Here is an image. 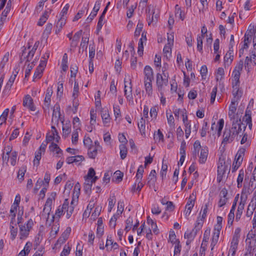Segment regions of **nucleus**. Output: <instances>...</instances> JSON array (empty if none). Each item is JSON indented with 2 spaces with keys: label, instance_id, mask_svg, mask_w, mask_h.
Returning <instances> with one entry per match:
<instances>
[{
  "label": "nucleus",
  "instance_id": "nucleus-1",
  "mask_svg": "<svg viewBox=\"0 0 256 256\" xmlns=\"http://www.w3.org/2000/svg\"><path fill=\"white\" fill-rule=\"evenodd\" d=\"M229 164H226L225 158L224 156H221L219 158L218 170H217V177L216 180L218 182L220 183L226 177V170L228 168Z\"/></svg>",
  "mask_w": 256,
  "mask_h": 256
},
{
  "label": "nucleus",
  "instance_id": "nucleus-2",
  "mask_svg": "<svg viewBox=\"0 0 256 256\" xmlns=\"http://www.w3.org/2000/svg\"><path fill=\"white\" fill-rule=\"evenodd\" d=\"M232 120V127L231 129H230V130L232 133L234 132L236 136L240 134L242 129L243 132L245 130L246 125L241 122L240 119L237 117L236 119Z\"/></svg>",
  "mask_w": 256,
  "mask_h": 256
},
{
  "label": "nucleus",
  "instance_id": "nucleus-3",
  "mask_svg": "<svg viewBox=\"0 0 256 256\" xmlns=\"http://www.w3.org/2000/svg\"><path fill=\"white\" fill-rule=\"evenodd\" d=\"M124 96L127 99V100L129 102L130 104H133V96L132 94V85L130 82V80L129 78H125L124 80Z\"/></svg>",
  "mask_w": 256,
  "mask_h": 256
},
{
  "label": "nucleus",
  "instance_id": "nucleus-4",
  "mask_svg": "<svg viewBox=\"0 0 256 256\" xmlns=\"http://www.w3.org/2000/svg\"><path fill=\"white\" fill-rule=\"evenodd\" d=\"M34 222L32 220L30 219L27 222L26 224L20 226V239H25L28 236L29 232Z\"/></svg>",
  "mask_w": 256,
  "mask_h": 256
},
{
  "label": "nucleus",
  "instance_id": "nucleus-5",
  "mask_svg": "<svg viewBox=\"0 0 256 256\" xmlns=\"http://www.w3.org/2000/svg\"><path fill=\"white\" fill-rule=\"evenodd\" d=\"M246 150L244 148H240L237 152L234 161V162L232 168V172H235L240 166L244 156Z\"/></svg>",
  "mask_w": 256,
  "mask_h": 256
},
{
  "label": "nucleus",
  "instance_id": "nucleus-6",
  "mask_svg": "<svg viewBox=\"0 0 256 256\" xmlns=\"http://www.w3.org/2000/svg\"><path fill=\"white\" fill-rule=\"evenodd\" d=\"M56 196V192H52L51 194V197L48 198L42 210V216H44L46 218H48L50 212L52 209V201L55 199Z\"/></svg>",
  "mask_w": 256,
  "mask_h": 256
},
{
  "label": "nucleus",
  "instance_id": "nucleus-7",
  "mask_svg": "<svg viewBox=\"0 0 256 256\" xmlns=\"http://www.w3.org/2000/svg\"><path fill=\"white\" fill-rule=\"evenodd\" d=\"M202 222H200V220H198L195 224L194 228L191 231H187L184 234L185 238L193 240L197 234L198 232L202 228Z\"/></svg>",
  "mask_w": 256,
  "mask_h": 256
},
{
  "label": "nucleus",
  "instance_id": "nucleus-8",
  "mask_svg": "<svg viewBox=\"0 0 256 256\" xmlns=\"http://www.w3.org/2000/svg\"><path fill=\"white\" fill-rule=\"evenodd\" d=\"M162 72L164 77L160 74L158 73L156 74V84L158 90H162L164 86L168 84V76H166L164 70H162Z\"/></svg>",
  "mask_w": 256,
  "mask_h": 256
},
{
  "label": "nucleus",
  "instance_id": "nucleus-9",
  "mask_svg": "<svg viewBox=\"0 0 256 256\" xmlns=\"http://www.w3.org/2000/svg\"><path fill=\"white\" fill-rule=\"evenodd\" d=\"M236 136L234 133H232L230 130V129L226 128L222 136L223 140L222 144L225 146L228 144L232 142L234 140Z\"/></svg>",
  "mask_w": 256,
  "mask_h": 256
},
{
  "label": "nucleus",
  "instance_id": "nucleus-10",
  "mask_svg": "<svg viewBox=\"0 0 256 256\" xmlns=\"http://www.w3.org/2000/svg\"><path fill=\"white\" fill-rule=\"evenodd\" d=\"M144 82H152L154 80V72L149 66H146L144 70Z\"/></svg>",
  "mask_w": 256,
  "mask_h": 256
},
{
  "label": "nucleus",
  "instance_id": "nucleus-11",
  "mask_svg": "<svg viewBox=\"0 0 256 256\" xmlns=\"http://www.w3.org/2000/svg\"><path fill=\"white\" fill-rule=\"evenodd\" d=\"M243 68V62H240L236 66L234 71L232 73V79L234 80H240V72L242 71Z\"/></svg>",
  "mask_w": 256,
  "mask_h": 256
},
{
  "label": "nucleus",
  "instance_id": "nucleus-12",
  "mask_svg": "<svg viewBox=\"0 0 256 256\" xmlns=\"http://www.w3.org/2000/svg\"><path fill=\"white\" fill-rule=\"evenodd\" d=\"M68 199H65L62 206H60L55 212V216L60 218L62 214H64V212H66L68 205Z\"/></svg>",
  "mask_w": 256,
  "mask_h": 256
},
{
  "label": "nucleus",
  "instance_id": "nucleus-13",
  "mask_svg": "<svg viewBox=\"0 0 256 256\" xmlns=\"http://www.w3.org/2000/svg\"><path fill=\"white\" fill-rule=\"evenodd\" d=\"M256 206V194H254V196L250 202L246 214L248 217H250L252 216L254 211V210Z\"/></svg>",
  "mask_w": 256,
  "mask_h": 256
},
{
  "label": "nucleus",
  "instance_id": "nucleus-14",
  "mask_svg": "<svg viewBox=\"0 0 256 256\" xmlns=\"http://www.w3.org/2000/svg\"><path fill=\"white\" fill-rule=\"evenodd\" d=\"M23 106L28 108L32 111L35 110V107L33 104V100L30 96L27 95L23 100Z\"/></svg>",
  "mask_w": 256,
  "mask_h": 256
},
{
  "label": "nucleus",
  "instance_id": "nucleus-15",
  "mask_svg": "<svg viewBox=\"0 0 256 256\" xmlns=\"http://www.w3.org/2000/svg\"><path fill=\"white\" fill-rule=\"evenodd\" d=\"M228 194L227 190L225 188L222 189L220 192V199L218 202L219 207H222L226 204L228 198H226Z\"/></svg>",
  "mask_w": 256,
  "mask_h": 256
},
{
  "label": "nucleus",
  "instance_id": "nucleus-16",
  "mask_svg": "<svg viewBox=\"0 0 256 256\" xmlns=\"http://www.w3.org/2000/svg\"><path fill=\"white\" fill-rule=\"evenodd\" d=\"M52 88H48L46 90V92L44 98V107L48 109L50 104V98L52 94Z\"/></svg>",
  "mask_w": 256,
  "mask_h": 256
},
{
  "label": "nucleus",
  "instance_id": "nucleus-17",
  "mask_svg": "<svg viewBox=\"0 0 256 256\" xmlns=\"http://www.w3.org/2000/svg\"><path fill=\"white\" fill-rule=\"evenodd\" d=\"M195 198H192V196H190L188 198L187 204L186 206V215L189 216L193 208L194 204Z\"/></svg>",
  "mask_w": 256,
  "mask_h": 256
},
{
  "label": "nucleus",
  "instance_id": "nucleus-18",
  "mask_svg": "<svg viewBox=\"0 0 256 256\" xmlns=\"http://www.w3.org/2000/svg\"><path fill=\"white\" fill-rule=\"evenodd\" d=\"M45 66H43L42 64H40L36 68L34 74V80L36 79H39L42 76V74L43 72V71L44 69Z\"/></svg>",
  "mask_w": 256,
  "mask_h": 256
},
{
  "label": "nucleus",
  "instance_id": "nucleus-19",
  "mask_svg": "<svg viewBox=\"0 0 256 256\" xmlns=\"http://www.w3.org/2000/svg\"><path fill=\"white\" fill-rule=\"evenodd\" d=\"M84 157L82 156H76L68 157L66 161L68 164H70L74 162H80L84 160Z\"/></svg>",
  "mask_w": 256,
  "mask_h": 256
},
{
  "label": "nucleus",
  "instance_id": "nucleus-20",
  "mask_svg": "<svg viewBox=\"0 0 256 256\" xmlns=\"http://www.w3.org/2000/svg\"><path fill=\"white\" fill-rule=\"evenodd\" d=\"M236 110V106L234 102L232 101L229 108L228 116L230 120L236 119L234 114Z\"/></svg>",
  "mask_w": 256,
  "mask_h": 256
},
{
  "label": "nucleus",
  "instance_id": "nucleus-21",
  "mask_svg": "<svg viewBox=\"0 0 256 256\" xmlns=\"http://www.w3.org/2000/svg\"><path fill=\"white\" fill-rule=\"evenodd\" d=\"M252 35V32L250 30L249 32H246L244 36V44L242 47V49L248 48V44L250 42Z\"/></svg>",
  "mask_w": 256,
  "mask_h": 256
},
{
  "label": "nucleus",
  "instance_id": "nucleus-22",
  "mask_svg": "<svg viewBox=\"0 0 256 256\" xmlns=\"http://www.w3.org/2000/svg\"><path fill=\"white\" fill-rule=\"evenodd\" d=\"M243 120L246 123V125H248V127L250 130L252 128V117L251 114H250V111L246 110L245 115L243 118Z\"/></svg>",
  "mask_w": 256,
  "mask_h": 256
},
{
  "label": "nucleus",
  "instance_id": "nucleus-23",
  "mask_svg": "<svg viewBox=\"0 0 256 256\" xmlns=\"http://www.w3.org/2000/svg\"><path fill=\"white\" fill-rule=\"evenodd\" d=\"M66 17H60V20L57 22V24L56 26V33H59L63 26L66 24Z\"/></svg>",
  "mask_w": 256,
  "mask_h": 256
},
{
  "label": "nucleus",
  "instance_id": "nucleus-24",
  "mask_svg": "<svg viewBox=\"0 0 256 256\" xmlns=\"http://www.w3.org/2000/svg\"><path fill=\"white\" fill-rule=\"evenodd\" d=\"M144 89L148 96H152L153 93L152 82H144Z\"/></svg>",
  "mask_w": 256,
  "mask_h": 256
},
{
  "label": "nucleus",
  "instance_id": "nucleus-25",
  "mask_svg": "<svg viewBox=\"0 0 256 256\" xmlns=\"http://www.w3.org/2000/svg\"><path fill=\"white\" fill-rule=\"evenodd\" d=\"M208 155V150L206 148L201 149L199 162L200 164H204L206 162Z\"/></svg>",
  "mask_w": 256,
  "mask_h": 256
},
{
  "label": "nucleus",
  "instance_id": "nucleus-26",
  "mask_svg": "<svg viewBox=\"0 0 256 256\" xmlns=\"http://www.w3.org/2000/svg\"><path fill=\"white\" fill-rule=\"evenodd\" d=\"M54 134L57 135V130L54 126H52L51 132L48 133L46 136V142H48L54 140Z\"/></svg>",
  "mask_w": 256,
  "mask_h": 256
},
{
  "label": "nucleus",
  "instance_id": "nucleus-27",
  "mask_svg": "<svg viewBox=\"0 0 256 256\" xmlns=\"http://www.w3.org/2000/svg\"><path fill=\"white\" fill-rule=\"evenodd\" d=\"M26 50V48H25L24 50L22 51V55L20 57L21 58L20 60H21V62L22 61V57L24 56V59L26 58V64L27 63L29 62L32 60V58H33L36 52V51H34L32 49L28 52V55L26 56H24V50Z\"/></svg>",
  "mask_w": 256,
  "mask_h": 256
},
{
  "label": "nucleus",
  "instance_id": "nucleus-28",
  "mask_svg": "<svg viewBox=\"0 0 256 256\" xmlns=\"http://www.w3.org/2000/svg\"><path fill=\"white\" fill-rule=\"evenodd\" d=\"M158 14H154V12L152 10V12H150V9L148 10V24L150 25V23L154 22L156 23L158 19Z\"/></svg>",
  "mask_w": 256,
  "mask_h": 256
},
{
  "label": "nucleus",
  "instance_id": "nucleus-29",
  "mask_svg": "<svg viewBox=\"0 0 256 256\" xmlns=\"http://www.w3.org/2000/svg\"><path fill=\"white\" fill-rule=\"evenodd\" d=\"M238 242L236 240H232L231 242V246L229 250L228 256H234L237 249Z\"/></svg>",
  "mask_w": 256,
  "mask_h": 256
},
{
  "label": "nucleus",
  "instance_id": "nucleus-30",
  "mask_svg": "<svg viewBox=\"0 0 256 256\" xmlns=\"http://www.w3.org/2000/svg\"><path fill=\"white\" fill-rule=\"evenodd\" d=\"M100 149L96 148L93 146H91L90 148H88V154L89 158H95L97 156L98 151Z\"/></svg>",
  "mask_w": 256,
  "mask_h": 256
},
{
  "label": "nucleus",
  "instance_id": "nucleus-31",
  "mask_svg": "<svg viewBox=\"0 0 256 256\" xmlns=\"http://www.w3.org/2000/svg\"><path fill=\"white\" fill-rule=\"evenodd\" d=\"M51 10H50L49 11H45L44 12L42 16L40 17V18L39 20V21L38 22V24L40 26H42L46 21L48 20L49 14Z\"/></svg>",
  "mask_w": 256,
  "mask_h": 256
},
{
  "label": "nucleus",
  "instance_id": "nucleus-32",
  "mask_svg": "<svg viewBox=\"0 0 256 256\" xmlns=\"http://www.w3.org/2000/svg\"><path fill=\"white\" fill-rule=\"evenodd\" d=\"M106 12V9H104L102 14H101L99 18V20H98V22L97 28H96L98 32L102 29V28L104 25V22L103 21H104V16H105Z\"/></svg>",
  "mask_w": 256,
  "mask_h": 256
},
{
  "label": "nucleus",
  "instance_id": "nucleus-33",
  "mask_svg": "<svg viewBox=\"0 0 256 256\" xmlns=\"http://www.w3.org/2000/svg\"><path fill=\"white\" fill-rule=\"evenodd\" d=\"M173 45V42L172 40H169V43H168L164 47L163 49V52L166 56L168 57V54L170 56L172 46Z\"/></svg>",
  "mask_w": 256,
  "mask_h": 256
},
{
  "label": "nucleus",
  "instance_id": "nucleus-34",
  "mask_svg": "<svg viewBox=\"0 0 256 256\" xmlns=\"http://www.w3.org/2000/svg\"><path fill=\"white\" fill-rule=\"evenodd\" d=\"M244 170L242 169L239 171V174L238 177L237 178V184H238V188H240L242 186V184L244 180Z\"/></svg>",
  "mask_w": 256,
  "mask_h": 256
},
{
  "label": "nucleus",
  "instance_id": "nucleus-35",
  "mask_svg": "<svg viewBox=\"0 0 256 256\" xmlns=\"http://www.w3.org/2000/svg\"><path fill=\"white\" fill-rule=\"evenodd\" d=\"M233 54L232 52L229 50L225 55L224 57V64L229 65L230 64L233 60Z\"/></svg>",
  "mask_w": 256,
  "mask_h": 256
},
{
  "label": "nucleus",
  "instance_id": "nucleus-36",
  "mask_svg": "<svg viewBox=\"0 0 256 256\" xmlns=\"http://www.w3.org/2000/svg\"><path fill=\"white\" fill-rule=\"evenodd\" d=\"M148 184H154L156 180V172L154 170H151L148 176Z\"/></svg>",
  "mask_w": 256,
  "mask_h": 256
},
{
  "label": "nucleus",
  "instance_id": "nucleus-37",
  "mask_svg": "<svg viewBox=\"0 0 256 256\" xmlns=\"http://www.w3.org/2000/svg\"><path fill=\"white\" fill-rule=\"evenodd\" d=\"M224 75V71L222 68H218L216 72V81H221L223 79Z\"/></svg>",
  "mask_w": 256,
  "mask_h": 256
},
{
  "label": "nucleus",
  "instance_id": "nucleus-38",
  "mask_svg": "<svg viewBox=\"0 0 256 256\" xmlns=\"http://www.w3.org/2000/svg\"><path fill=\"white\" fill-rule=\"evenodd\" d=\"M26 171V166H22L20 169L18 173L17 178H18L22 181L24 180V174Z\"/></svg>",
  "mask_w": 256,
  "mask_h": 256
},
{
  "label": "nucleus",
  "instance_id": "nucleus-39",
  "mask_svg": "<svg viewBox=\"0 0 256 256\" xmlns=\"http://www.w3.org/2000/svg\"><path fill=\"white\" fill-rule=\"evenodd\" d=\"M120 155L122 160L124 159L127 155V148L124 144L120 145Z\"/></svg>",
  "mask_w": 256,
  "mask_h": 256
},
{
  "label": "nucleus",
  "instance_id": "nucleus-40",
  "mask_svg": "<svg viewBox=\"0 0 256 256\" xmlns=\"http://www.w3.org/2000/svg\"><path fill=\"white\" fill-rule=\"evenodd\" d=\"M102 118L104 124L110 122V118L108 110H104L102 112Z\"/></svg>",
  "mask_w": 256,
  "mask_h": 256
},
{
  "label": "nucleus",
  "instance_id": "nucleus-41",
  "mask_svg": "<svg viewBox=\"0 0 256 256\" xmlns=\"http://www.w3.org/2000/svg\"><path fill=\"white\" fill-rule=\"evenodd\" d=\"M219 236H220V234H217V232H216V233L213 232L212 236V238L211 244H210V246L212 248H211L212 250L214 249V246L217 244L218 238H219Z\"/></svg>",
  "mask_w": 256,
  "mask_h": 256
},
{
  "label": "nucleus",
  "instance_id": "nucleus-42",
  "mask_svg": "<svg viewBox=\"0 0 256 256\" xmlns=\"http://www.w3.org/2000/svg\"><path fill=\"white\" fill-rule=\"evenodd\" d=\"M116 202V198L114 194L110 195L108 198V208L109 212H110L114 206Z\"/></svg>",
  "mask_w": 256,
  "mask_h": 256
},
{
  "label": "nucleus",
  "instance_id": "nucleus-43",
  "mask_svg": "<svg viewBox=\"0 0 256 256\" xmlns=\"http://www.w3.org/2000/svg\"><path fill=\"white\" fill-rule=\"evenodd\" d=\"M9 112V109L6 108L0 116V126L6 122L8 114Z\"/></svg>",
  "mask_w": 256,
  "mask_h": 256
},
{
  "label": "nucleus",
  "instance_id": "nucleus-44",
  "mask_svg": "<svg viewBox=\"0 0 256 256\" xmlns=\"http://www.w3.org/2000/svg\"><path fill=\"white\" fill-rule=\"evenodd\" d=\"M204 37V36L201 35L197 36V48L198 50L201 52L202 50V40Z\"/></svg>",
  "mask_w": 256,
  "mask_h": 256
},
{
  "label": "nucleus",
  "instance_id": "nucleus-45",
  "mask_svg": "<svg viewBox=\"0 0 256 256\" xmlns=\"http://www.w3.org/2000/svg\"><path fill=\"white\" fill-rule=\"evenodd\" d=\"M234 206H232L230 212L228 215V224H232L234 218Z\"/></svg>",
  "mask_w": 256,
  "mask_h": 256
},
{
  "label": "nucleus",
  "instance_id": "nucleus-46",
  "mask_svg": "<svg viewBox=\"0 0 256 256\" xmlns=\"http://www.w3.org/2000/svg\"><path fill=\"white\" fill-rule=\"evenodd\" d=\"M50 52L48 50H47L45 54H44V56H42V59L40 62V64L43 65V66H46V64L48 61V58L50 57Z\"/></svg>",
  "mask_w": 256,
  "mask_h": 256
},
{
  "label": "nucleus",
  "instance_id": "nucleus-47",
  "mask_svg": "<svg viewBox=\"0 0 256 256\" xmlns=\"http://www.w3.org/2000/svg\"><path fill=\"white\" fill-rule=\"evenodd\" d=\"M34 62L33 61L31 64L28 62L27 63V68L25 70V78H28L30 74L31 70L32 69L34 66Z\"/></svg>",
  "mask_w": 256,
  "mask_h": 256
},
{
  "label": "nucleus",
  "instance_id": "nucleus-48",
  "mask_svg": "<svg viewBox=\"0 0 256 256\" xmlns=\"http://www.w3.org/2000/svg\"><path fill=\"white\" fill-rule=\"evenodd\" d=\"M18 156V152L16 151L12 152L11 153V155L10 156V164L14 166L16 164V158Z\"/></svg>",
  "mask_w": 256,
  "mask_h": 256
},
{
  "label": "nucleus",
  "instance_id": "nucleus-49",
  "mask_svg": "<svg viewBox=\"0 0 256 256\" xmlns=\"http://www.w3.org/2000/svg\"><path fill=\"white\" fill-rule=\"evenodd\" d=\"M70 132V124H66L62 126V136L66 138Z\"/></svg>",
  "mask_w": 256,
  "mask_h": 256
},
{
  "label": "nucleus",
  "instance_id": "nucleus-50",
  "mask_svg": "<svg viewBox=\"0 0 256 256\" xmlns=\"http://www.w3.org/2000/svg\"><path fill=\"white\" fill-rule=\"evenodd\" d=\"M32 246V244L29 242H27L24 247V250L21 252L24 253V255L27 256L30 253Z\"/></svg>",
  "mask_w": 256,
  "mask_h": 256
},
{
  "label": "nucleus",
  "instance_id": "nucleus-51",
  "mask_svg": "<svg viewBox=\"0 0 256 256\" xmlns=\"http://www.w3.org/2000/svg\"><path fill=\"white\" fill-rule=\"evenodd\" d=\"M208 130V122L206 120L204 121L203 126L200 132V135L202 137L206 136L207 130Z\"/></svg>",
  "mask_w": 256,
  "mask_h": 256
},
{
  "label": "nucleus",
  "instance_id": "nucleus-52",
  "mask_svg": "<svg viewBox=\"0 0 256 256\" xmlns=\"http://www.w3.org/2000/svg\"><path fill=\"white\" fill-rule=\"evenodd\" d=\"M126 226L125 227L124 230L128 232L132 228V226L133 220L132 218L129 217L126 220Z\"/></svg>",
  "mask_w": 256,
  "mask_h": 256
},
{
  "label": "nucleus",
  "instance_id": "nucleus-53",
  "mask_svg": "<svg viewBox=\"0 0 256 256\" xmlns=\"http://www.w3.org/2000/svg\"><path fill=\"white\" fill-rule=\"evenodd\" d=\"M176 244H174V256L179 254L181 251L182 246L180 241H176Z\"/></svg>",
  "mask_w": 256,
  "mask_h": 256
},
{
  "label": "nucleus",
  "instance_id": "nucleus-54",
  "mask_svg": "<svg viewBox=\"0 0 256 256\" xmlns=\"http://www.w3.org/2000/svg\"><path fill=\"white\" fill-rule=\"evenodd\" d=\"M60 106L58 104H55L54 110H53V113H52V118H54V117L56 118L58 116H60Z\"/></svg>",
  "mask_w": 256,
  "mask_h": 256
},
{
  "label": "nucleus",
  "instance_id": "nucleus-55",
  "mask_svg": "<svg viewBox=\"0 0 256 256\" xmlns=\"http://www.w3.org/2000/svg\"><path fill=\"white\" fill-rule=\"evenodd\" d=\"M154 138L156 141L160 142V141L163 142L164 136L160 130H158L157 132V134H154Z\"/></svg>",
  "mask_w": 256,
  "mask_h": 256
},
{
  "label": "nucleus",
  "instance_id": "nucleus-56",
  "mask_svg": "<svg viewBox=\"0 0 256 256\" xmlns=\"http://www.w3.org/2000/svg\"><path fill=\"white\" fill-rule=\"evenodd\" d=\"M143 28V24L141 22H138L134 32V36L137 37L140 35V32Z\"/></svg>",
  "mask_w": 256,
  "mask_h": 256
},
{
  "label": "nucleus",
  "instance_id": "nucleus-57",
  "mask_svg": "<svg viewBox=\"0 0 256 256\" xmlns=\"http://www.w3.org/2000/svg\"><path fill=\"white\" fill-rule=\"evenodd\" d=\"M10 238L12 240H14L16 238V237L17 235L18 228H17L14 227L13 226H10Z\"/></svg>",
  "mask_w": 256,
  "mask_h": 256
},
{
  "label": "nucleus",
  "instance_id": "nucleus-58",
  "mask_svg": "<svg viewBox=\"0 0 256 256\" xmlns=\"http://www.w3.org/2000/svg\"><path fill=\"white\" fill-rule=\"evenodd\" d=\"M44 185V181L40 178H39L35 184V186L34 188V191L36 192L40 188Z\"/></svg>",
  "mask_w": 256,
  "mask_h": 256
},
{
  "label": "nucleus",
  "instance_id": "nucleus-59",
  "mask_svg": "<svg viewBox=\"0 0 256 256\" xmlns=\"http://www.w3.org/2000/svg\"><path fill=\"white\" fill-rule=\"evenodd\" d=\"M78 129L77 128L72 134V142L74 144H76L78 141Z\"/></svg>",
  "mask_w": 256,
  "mask_h": 256
},
{
  "label": "nucleus",
  "instance_id": "nucleus-60",
  "mask_svg": "<svg viewBox=\"0 0 256 256\" xmlns=\"http://www.w3.org/2000/svg\"><path fill=\"white\" fill-rule=\"evenodd\" d=\"M79 86L78 82L75 80L74 84V90L72 93V97L73 98H78L79 94L78 92Z\"/></svg>",
  "mask_w": 256,
  "mask_h": 256
},
{
  "label": "nucleus",
  "instance_id": "nucleus-61",
  "mask_svg": "<svg viewBox=\"0 0 256 256\" xmlns=\"http://www.w3.org/2000/svg\"><path fill=\"white\" fill-rule=\"evenodd\" d=\"M42 156V152L38 150L36 152L34 159V165L36 164L38 165L40 164V160Z\"/></svg>",
  "mask_w": 256,
  "mask_h": 256
},
{
  "label": "nucleus",
  "instance_id": "nucleus-62",
  "mask_svg": "<svg viewBox=\"0 0 256 256\" xmlns=\"http://www.w3.org/2000/svg\"><path fill=\"white\" fill-rule=\"evenodd\" d=\"M9 53L6 52L4 56L2 62L0 64V67L2 68H3L6 64L8 62L9 58Z\"/></svg>",
  "mask_w": 256,
  "mask_h": 256
},
{
  "label": "nucleus",
  "instance_id": "nucleus-63",
  "mask_svg": "<svg viewBox=\"0 0 256 256\" xmlns=\"http://www.w3.org/2000/svg\"><path fill=\"white\" fill-rule=\"evenodd\" d=\"M95 205V202L94 200H90L86 210H85L84 214H86L87 212L90 214L92 210V209L94 208V206Z\"/></svg>",
  "mask_w": 256,
  "mask_h": 256
},
{
  "label": "nucleus",
  "instance_id": "nucleus-64",
  "mask_svg": "<svg viewBox=\"0 0 256 256\" xmlns=\"http://www.w3.org/2000/svg\"><path fill=\"white\" fill-rule=\"evenodd\" d=\"M70 248L68 244H66L61 252L60 256H67L70 252Z\"/></svg>",
  "mask_w": 256,
  "mask_h": 256
}]
</instances>
